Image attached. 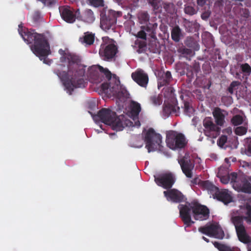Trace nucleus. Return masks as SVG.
<instances>
[{"instance_id": "nucleus-1", "label": "nucleus", "mask_w": 251, "mask_h": 251, "mask_svg": "<svg viewBox=\"0 0 251 251\" xmlns=\"http://www.w3.org/2000/svg\"><path fill=\"white\" fill-rule=\"evenodd\" d=\"M59 53L63 56L61 59L68 63V71H55V74L60 78L65 89L69 95H72L74 89L78 87V57L72 53H66L64 50L60 49Z\"/></svg>"}, {"instance_id": "nucleus-2", "label": "nucleus", "mask_w": 251, "mask_h": 251, "mask_svg": "<svg viewBox=\"0 0 251 251\" xmlns=\"http://www.w3.org/2000/svg\"><path fill=\"white\" fill-rule=\"evenodd\" d=\"M19 32L24 40L30 45V49L33 53L40 58L47 57L50 53V45L46 37L41 34L37 33L34 30L28 31L23 29L19 26Z\"/></svg>"}, {"instance_id": "nucleus-3", "label": "nucleus", "mask_w": 251, "mask_h": 251, "mask_svg": "<svg viewBox=\"0 0 251 251\" xmlns=\"http://www.w3.org/2000/svg\"><path fill=\"white\" fill-rule=\"evenodd\" d=\"M93 118L96 122L100 120L116 130H121L123 129V124L121 119L116 116L115 112L110 109H103L97 115H94Z\"/></svg>"}, {"instance_id": "nucleus-4", "label": "nucleus", "mask_w": 251, "mask_h": 251, "mask_svg": "<svg viewBox=\"0 0 251 251\" xmlns=\"http://www.w3.org/2000/svg\"><path fill=\"white\" fill-rule=\"evenodd\" d=\"M99 70L103 73L108 80V82L102 84V88L103 90H106L108 89L113 92L116 93L120 88V81L114 75L112 74L106 69L103 68L102 67L99 66L98 67Z\"/></svg>"}, {"instance_id": "nucleus-5", "label": "nucleus", "mask_w": 251, "mask_h": 251, "mask_svg": "<svg viewBox=\"0 0 251 251\" xmlns=\"http://www.w3.org/2000/svg\"><path fill=\"white\" fill-rule=\"evenodd\" d=\"M166 142L168 147L172 150L182 148L186 144L184 135L174 131L168 133Z\"/></svg>"}, {"instance_id": "nucleus-6", "label": "nucleus", "mask_w": 251, "mask_h": 251, "mask_svg": "<svg viewBox=\"0 0 251 251\" xmlns=\"http://www.w3.org/2000/svg\"><path fill=\"white\" fill-rule=\"evenodd\" d=\"M146 142V148L148 152H150L157 150L161 142V136L159 134L156 133L153 129H150L147 132L145 136Z\"/></svg>"}, {"instance_id": "nucleus-7", "label": "nucleus", "mask_w": 251, "mask_h": 251, "mask_svg": "<svg viewBox=\"0 0 251 251\" xmlns=\"http://www.w3.org/2000/svg\"><path fill=\"white\" fill-rule=\"evenodd\" d=\"M199 230L204 234L219 239H222L224 236V232L220 226L216 223H213L201 227Z\"/></svg>"}, {"instance_id": "nucleus-8", "label": "nucleus", "mask_w": 251, "mask_h": 251, "mask_svg": "<svg viewBox=\"0 0 251 251\" xmlns=\"http://www.w3.org/2000/svg\"><path fill=\"white\" fill-rule=\"evenodd\" d=\"M232 221L236 228L239 239L243 243L249 242L250 238L245 232L242 218L239 216H235L232 218Z\"/></svg>"}, {"instance_id": "nucleus-9", "label": "nucleus", "mask_w": 251, "mask_h": 251, "mask_svg": "<svg viewBox=\"0 0 251 251\" xmlns=\"http://www.w3.org/2000/svg\"><path fill=\"white\" fill-rule=\"evenodd\" d=\"M193 203H189L185 205H181L179 208L180 217L184 223L187 226L194 223L193 220Z\"/></svg>"}, {"instance_id": "nucleus-10", "label": "nucleus", "mask_w": 251, "mask_h": 251, "mask_svg": "<svg viewBox=\"0 0 251 251\" xmlns=\"http://www.w3.org/2000/svg\"><path fill=\"white\" fill-rule=\"evenodd\" d=\"M192 207L193 218L194 220L202 221L208 217L209 211L205 206L197 203H193Z\"/></svg>"}, {"instance_id": "nucleus-11", "label": "nucleus", "mask_w": 251, "mask_h": 251, "mask_svg": "<svg viewBox=\"0 0 251 251\" xmlns=\"http://www.w3.org/2000/svg\"><path fill=\"white\" fill-rule=\"evenodd\" d=\"M59 10L62 18L66 22L73 23L75 20V15L71 7L65 5L60 6Z\"/></svg>"}, {"instance_id": "nucleus-12", "label": "nucleus", "mask_w": 251, "mask_h": 251, "mask_svg": "<svg viewBox=\"0 0 251 251\" xmlns=\"http://www.w3.org/2000/svg\"><path fill=\"white\" fill-rule=\"evenodd\" d=\"M182 171L188 177L192 176V170L194 167V163L188 155L184 156L179 162Z\"/></svg>"}, {"instance_id": "nucleus-13", "label": "nucleus", "mask_w": 251, "mask_h": 251, "mask_svg": "<svg viewBox=\"0 0 251 251\" xmlns=\"http://www.w3.org/2000/svg\"><path fill=\"white\" fill-rule=\"evenodd\" d=\"M80 49L84 50L85 48L93 45L95 41V35L91 33H85L80 38Z\"/></svg>"}, {"instance_id": "nucleus-14", "label": "nucleus", "mask_w": 251, "mask_h": 251, "mask_svg": "<svg viewBox=\"0 0 251 251\" xmlns=\"http://www.w3.org/2000/svg\"><path fill=\"white\" fill-rule=\"evenodd\" d=\"M131 76L133 79L141 86L145 87L148 83L147 75L141 72L132 73Z\"/></svg>"}, {"instance_id": "nucleus-15", "label": "nucleus", "mask_w": 251, "mask_h": 251, "mask_svg": "<svg viewBox=\"0 0 251 251\" xmlns=\"http://www.w3.org/2000/svg\"><path fill=\"white\" fill-rule=\"evenodd\" d=\"M158 185L165 188H170L174 183V179L171 175H165L161 177L156 179Z\"/></svg>"}, {"instance_id": "nucleus-16", "label": "nucleus", "mask_w": 251, "mask_h": 251, "mask_svg": "<svg viewBox=\"0 0 251 251\" xmlns=\"http://www.w3.org/2000/svg\"><path fill=\"white\" fill-rule=\"evenodd\" d=\"M117 52V48L113 44L107 45L104 48L103 51H101L100 53L105 59H109L112 58Z\"/></svg>"}, {"instance_id": "nucleus-17", "label": "nucleus", "mask_w": 251, "mask_h": 251, "mask_svg": "<svg viewBox=\"0 0 251 251\" xmlns=\"http://www.w3.org/2000/svg\"><path fill=\"white\" fill-rule=\"evenodd\" d=\"M227 114L224 111H222L219 108H215L213 111V115L215 119L216 124L222 126L225 123V117Z\"/></svg>"}, {"instance_id": "nucleus-18", "label": "nucleus", "mask_w": 251, "mask_h": 251, "mask_svg": "<svg viewBox=\"0 0 251 251\" xmlns=\"http://www.w3.org/2000/svg\"><path fill=\"white\" fill-rule=\"evenodd\" d=\"M164 193L168 200L178 202L182 199L183 196L181 193L176 190H171L168 192L165 191Z\"/></svg>"}, {"instance_id": "nucleus-19", "label": "nucleus", "mask_w": 251, "mask_h": 251, "mask_svg": "<svg viewBox=\"0 0 251 251\" xmlns=\"http://www.w3.org/2000/svg\"><path fill=\"white\" fill-rule=\"evenodd\" d=\"M215 196L218 200L223 201L225 203H229L231 201V196L226 190L216 192Z\"/></svg>"}, {"instance_id": "nucleus-20", "label": "nucleus", "mask_w": 251, "mask_h": 251, "mask_svg": "<svg viewBox=\"0 0 251 251\" xmlns=\"http://www.w3.org/2000/svg\"><path fill=\"white\" fill-rule=\"evenodd\" d=\"M115 23V20L110 19L107 16L103 15L101 20V27L104 30L109 29Z\"/></svg>"}, {"instance_id": "nucleus-21", "label": "nucleus", "mask_w": 251, "mask_h": 251, "mask_svg": "<svg viewBox=\"0 0 251 251\" xmlns=\"http://www.w3.org/2000/svg\"><path fill=\"white\" fill-rule=\"evenodd\" d=\"M217 176L220 178L223 183L226 184L229 181V176L227 172L224 168H220L219 169Z\"/></svg>"}, {"instance_id": "nucleus-22", "label": "nucleus", "mask_w": 251, "mask_h": 251, "mask_svg": "<svg viewBox=\"0 0 251 251\" xmlns=\"http://www.w3.org/2000/svg\"><path fill=\"white\" fill-rule=\"evenodd\" d=\"M203 126L205 128L209 131H215L218 129L214 123L209 119L204 120L203 122Z\"/></svg>"}, {"instance_id": "nucleus-23", "label": "nucleus", "mask_w": 251, "mask_h": 251, "mask_svg": "<svg viewBox=\"0 0 251 251\" xmlns=\"http://www.w3.org/2000/svg\"><path fill=\"white\" fill-rule=\"evenodd\" d=\"M182 36L180 29L178 26L175 27L172 31V39L176 41H179L180 38Z\"/></svg>"}, {"instance_id": "nucleus-24", "label": "nucleus", "mask_w": 251, "mask_h": 251, "mask_svg": "<svg viewBox=\"0 0 251 251\" xmlns=\"http://www.w3.org/2000/svg\"><path fill=\"white\" fill-rule=\"evenodd\" d=\"M239 190L245 193H251V184L249 182H245L239 188Z\"/></svg>"}, {"instance_id": "nucleus-25", "label": "nucleus", "mask_w": 251, "mask_h": 251, "mask_svg": "<svg viewBox=\"0 0 251 251\" xmlns=\"http://www.w3.org/2000/svg\"><path fill=\"white\" fill-rule=\"evenodd\" d=\"M130 107L132 112L136 115L139 113L141 110L140 105L135 102H132L131 103Z\"/></svg>"}, {"instance_id": "nucleus-26", "label": "nucleus", "mask_w": 251, "mask_h": 251, "mask_svg": "<svg viewBox=\"0 0 251 251\" xmlns=\"http://www.w3.org/2000/svg\"><path fill=\"white\" fill-rule=\"evenodd\" d=\"M202 186L206 189L210 191L216 190L217 188L209 181H204L202 182Z\"/></svg>"}, {"instance_id": "nucleus-27", "label": "nucleus", "mask_w": 251, "mask_h": 251, "mask_svg": "<svg viewBox=\"0 0 251 251\" xmlns=\"http://www.w3.org/2000/svg\"><path fill=\"white\" fill-rule=\"evenodd\" d=\"M243 118L239 115H236L233 117L231 122L234 125H239L243 122Z\"/></svg>"}, {"instance_id": "nucleus-28", "label": "nucleus", "mask_w": 251, "mask_h": 251, "mask_svg": "<svg viewBox=\"0 0 251 251\" xmlns=\"http://www.w3.org/2000/svg\"><path fill=\"white\" fill-rule=\"evenodd\" d=\"M214 245L220 251H232L229 247L225 245H220L217 243H215Z\"/></svg>"}, {"instance_id": "nucleus-29", "label": "nucleus", "mask_w": 251, "mask_h": 251, "mask_svg": "<svg viewBox=\"0 0 251 251\" xmlns=\"http://www.w3.org/2000/svg\"><path fill=\"white\" fill-rule=\"evenodd\" d=\"M235 132L237 135H242L246 133L247 129L243 126H239L235 129Z\"/></svg>"}, {"instance_id": "nucleus-30", "label": "nucleus", "mask_w": 251, "mask_h": 251, "mask_svg": "<svg viewBox=\"0 0 251 251\" xmlns=\"http://www.w3.org/2000/svg\"><path fill=\"white\" fill-rule=\"evenodd\" d=\"M90 3L95 7L103 5V0H89Z\"/></svg>"}, {"instance_id": "nucleus-31", "label": "nucleus", "mask_w": 251, "mask_h": 251, "mask_svg": "<svg viewBox=\"0 0 251 251\" xmlns=\"http://www.w3.org/2000/svg\"><path fill=\"white\" fill-rule=\"evenodd\" d=\"M241 67L242 71L244 73L250 74L251 72V68L248 64L242 65Z\"/></svg>"}, {"instance_id": "nucleus-32", "label": "nucleus", "mask_w": 251, "mask_h": 251, "mask_svg": "<svg viewBox=\"0 0 251 251\" xmlns=\"http://www.w3.org/2000/svg\"><path fill=\"white\" fill-rule=\"evenodd\" d=\"M247 143L248 144V148L245 153L247 155L251 156V138L247 140Z\"/></svg>"}, {"instance_id": "nucleus-33", "label": "nucleus", "mask_w": 251, "mask_h": 251, "mask_svg": "<svg viewBox=\"0 0 251 251\" xmlns=\"http://www.w3.org/2000/svg\"><path fill=\"white\" fill-rule=\"evenodd\" d=\"M41 18V13L39 11H35L33 15V20L34 21L37 22Z\"/></svg>"}, {"instance_id": "nucleus-34", "label": "nucleus", "mask_w": 251, "mask_h": 251, "mask_svg": "<svg viewBox=\"0 0 251 251\" xmlns=\"http://www.w3.org/2000/svg\"><path fill=\"white\" fill-rule=\"evenodd\" d=\"M186 13L193 15L196 13L195 10L191 6H187L185 9Z\"/></svg>"}, {"instance_id": "nucleus-35", "label": "nucleus", "mask_w": 251, "mask_h": 251, "mask_svg": "<svg viewBox=\"0 0 251 251\" xmlns=\"http://www.w3.org/2000/svg\"><path fill=\"white\" fill-rule=\"evenodd\" d=\"M227 141V137L226 136H222L219 139V145L220 147H223Z\"/></svg>"}, {"instance_id": "nucleus-36", "label": "nucleus", "mask_w": 251, "mask_h": 251, "mask_svg": "<svg viewBox=\"0 0 251 251\" xmlns=\"http://www.w3.org/2000/svg\"><path fill=\"white\" fill-rule=\"evenodd\" d=\"M239 84V82H238L237 81L233 82L231 84L230 87L228 88L229 91L231 93H232L234 87H235L236 86H238Z\"/></svg>"}, {"instance_id": "nucleus-37", "label": "nucleus", "mask_w": 251, "mask_h": 251, "mask_svg": "<svg viewBox=\"0 0 251 251\" xmlns=\"http://www.w3.org/2000/svg\"><path fill=\"white\" fill-rule=\"evenodd\" d=\"M229 180H231V182L234 183L236 182V179L237 178V174L235 173H231L230 175H229Z\"/></svg>"}, {"instance_id": "nucleus-38", "label": "nucleus", "mask_w": 251, "mask_h": 251, "mask_svg": "<svg viewBox=\"0 0 251 251\" xmlns=\"http://www.w3.org/2000/svg\"><path fill=\"white\" fill-rule=\"evenodd\" d=\"M126 124L127 126H140V123H139V122L138 121H137V122H135V124H133L132 122H129V121H126Z\"/></svg>"}, {"instance_id": "nucleus-39", "label": "nucleus", "mask_w": 251, "mask_h": 251, "mask_svg": "<svg viewBox=\"0 0 251 251\" xmlns=\"http://www.w3.org/2000/svg\"><path fill=\"white\" fill-rule=\"evenodd\" d=\"M247 214L248 215L247 218L248 219L250 222H251V207H247Z\"/></svg>"}, {"instance_id": "nucleus-40", "label": "nucleus", "mask_w": 251, "mask_h": 251, "mask_svg": "<svg viewBox=\"0 0 251 251\" xmlns=\"http://www.w3.org/2000/svg\"><path fill=\"white\" fill-rule=\"evenodd\" d=\"M151 100H152V101L153 103L155 105H157V104H160L159 99L158 97L154 96V97L152 98Z\"/></svg>"}, {"instance_id": "nucleus-41", "label": "nucleus", "mask_w": 251, "mask_h": 251, "mask_svg": "<svg viewBox=\"0 0 251 251\" xmlns=\"http://www.w3.org/2000/svg\"><path fill=\"white\" fill-rule=\"evenodd\" d=\"M138 36L139 38L145 39L146 35L145 32L144 31L141 30L138 33Z\"/></svg>"}, {"instance_id": "nucleus-42", "label": "nucleus", "mask_w": 251, "mask_h": 251, "mask_svg": "<svg viewBox=\"0 0 251 251\" xmlns=\"http://www.w3.org/2000/svg\"><path fill=\"white\" fill-rule=\"evenodd\" d=\"M210 15V12L207 11L203 13L201 15V17L203 19H206Z\"/></svg>"}, {"instance_id": "nucleus-43", "label": "nucleus", "mask_w": 251, "mask_h": 251, "mask_svg": "<svg viewBox=\"0 0 251 251\" xmlns=\"http://www.w3.org/2000/svg\"><path fill=\"white\" fill-rule=\"evenodd\" d=\"M225 131L226 133H227L228 134H230L232 133L231 128L228 127L225 129Z\"/></svg>"}, {"instance_id": "nucleus-44", "label": "nucleus", "mask_w": 251, "mask_h": 251, "mask_svg": "<svg viewBox=\"0 0 251 251\" xmlns=\"http://www.w3.org/2000/svg\"><path fill=\"white\" fill-rule=\"evenodd\" d=\"M197 3H198V5H199L200 6H202L205 3V0H197Z\"/></svg>"}, {"instance_id": "nucleus-45", "label": "nucleus", "mask_w": 251, "mask_h": 251, "mask_svg": "<svg viewBox=\"0 0 251 251\" xmlns=\"http://www.w3.org/2000/svg\"><path fill=\"white\" fill-rule=\"evenodd\" d=\"M166 78L167 79H169L171 76V73L169 72H167L165 74Z\"/></svg>"}, {"instance_id": "nucleus-46", "label": "nucleus", "mask_w": 251, "mask_h": 251, "mask_svg": "<svg viewBox=\"0 0 251 251\" xmlns=\"http://www.w3.org/2000/svg\"><path fill=\"white\" fill-rule=\"evenodd\" d=\"M189 108V105H188V104L185 103V110H188Z\"/></svg>"}, {"instance_id": "nucleus-47", "label": "nucleus", "mask_w": 251, "mask_h": 251, "mask_svg": "<svg viewBox=\"0 0 251 251\" xmlns=\"http://www.w3.org/2000/svg\"><path fill=\"white\" fill-rule=\"evenodd\" d=\"M80 81V80L79 79V81ZM84 87V85L83 84L82 86H81V84L79 83V87Z\"/></svg>"}, {"instance_id": "nucleus-48", "label": "nucleus", "mask_w": 251, "mask_h": 251, "mask_svg": "<svg viewBox=\"0 0 251 251\" xmlns=\"http://www.w3.org/2000/svg\"><path fill=\"white\" fill-rule=\"evenodd\" d=\"M203 239H204V240H205V241H206L207 242H208V241H207V240H206V238L203 237Z\"/></svg>"}, {"instance_id": "nucleus-49", "label": "nucleus", "mask_w": 251, "mask_h": 251, "mask_svg": "<svg viewBox=\"0 0 251 251\" xmlns=\"http://www.w3.org/2000/svg\"><path fill=\"white\" fill-rule=\"evenodd\" d=\"M82 74H83V75H84V71H82V72L81 73Z\"/></svg>"}, {"instance_id": "nucleus-50", "label": "nucleus", "mask_w": 251, "mask_h": 251, "mask_svg": "<svg viewBox=\"0 0 251 251\" xmlns=\"http://www.w3.org/2000/svg\"><path fill=\"white\" fill-rule=\"evenodd\" d=\"M45 61H46V59H45H45H44V62L45 63H46Z\"/></svg>"}]
</instances>
